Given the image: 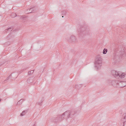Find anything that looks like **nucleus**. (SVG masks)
Wrapping results in <instances>:
<instances>
[{"label": "nucleus", "instance_id": "1", "mask_svg": "<svg viewBox=\"0 0 126 126\" xmlns=\"http://www.w3.org/2000/svg\"><path fill=\"white\" fill-rule=\"evenodd\" d=\"M115 53L114 54L113 59L116 62L119 61L122 58L126 57V53L124 47L122 45H120L115 49Z\"/></svg>", "mask_w": 126, "mask_h": 126}, {"label": "nucleus", "instance_id": "2", "mask_svg": "<svg viewBox=\"0 0 126 126\" xmlns=\"http://www.w3.org/2000/svg\"><path fill=\"white\" fill-rule=\"evenodd\" d=\"M112 74L113 76L117 79H122L125 77V74L120 72H117L115 70L112 71Z\"/></svg>", "mask_w": 126, "mask_h": 126}, {"label": "nucleus", "instance_id": "3", "mask_svg": "<svg viewBox=\"0 0 126 126\" xmlns=\"http://www.w3.org/2000/svg\"><path fill=\"white\" fill-rule=\"evenodd\" d=\"M68 118H66L63 116L58 115L56 117H52L49 119V121L53 123H57L60 122L61 120L65 119H67Z\"/></svg>", "mask_w": 126, "mask_h": 126}, {"label": "nucleus", "instance_id": "4", "mask_svg": "<svg viewBox=\"0 0 126 126\" xmlns=\"http://www.w3.org/2000/svg\"><path fill=\"white\" fill-rule=\"evenodd\" d=\"M87 33H88V31L87 29L86 28L82 26H80V29L78 31V35L79 37L80 38L83 37L84 36V35Z\"/></svg>", "mask_w": 126, "mask_h": 126}, {"label": "nucleus", "instance_id": "5", "mask_svg": "<svg viewBox=\"0 0 126 126\" xmlns=\"http://www.w3.org/2000/svg\"><path fill=\"white\" fill-rule=\"evenodd\" d=\"M76 110L71 111L67 110L62 114L61 116L63 115V117H65L66 118H72L73 117L74 115L76 114Z\"/></svg>", "mask_w": 126, "mask_h": 126}, {"label": "nucleus", "instance_id": "6", "mask_svg": "<svg viewBox=\"0 0 126 126\" xmlns=\"http://www.w3.org/2000/svg\"><path fill=\"white\" fill-rule=\"evenodd\" d=\"M101 63H102V58L99 56H96L95 60V62H94L95 67L97 69L96 70H98L99 68L101 67Z\"/></svg>", "mask_w": 126, "mask_h": 126}, {"label": "nucleus", "instance_id": "7", "mask_svg": "<svg viewBox=\"0 0 126 126\" xmlns=\"http://www.w3.org/2000/svg\"><path fill=\"white\" fill-rule=\"evenodd\" d=\"M111 83H112V85H113V86H116V85H118L119 87H120L123 88L125 86V85L123 86L121 85L123 83H124V82H120L119 83H118V82L117 80H112Z\"/></svg>", "mask_w": 126, "mask_h": 126}, {"label": "nucleus", "instance_id": "8", "mask_svg": "<svg viewBox=\"0 0 126 126\" xmlns=\"http://www.w3.org/2000/svg\"><path fill=\"white\" fill-rule=\"evenodd\" d=\"M69 42L73 44L76 42V38L75 36H71L69 40Z\"/></svg>", "mask_w": 126, "mask_h": 126}, {"label": "nucleus", "instance_id": "9", "mask_svg": "<svg viewBox=\"0 0 126 126\" xmlns=\"http://www.w3.org/2000/svg\"><path fill=\"white\" fill-rule=\"evenodd\" d=\"M123 118L121 119V121L123 123V126H124L125 125V123L126 122V113H125L123 114Z\"/></svg>", "mask_w": 126, "mask_h": 126}, {"label": "nucleus", "instance_id": "10", "mask_svg": "<svg viewBox=\"0 0 126 126\" xmlns=\"http://www.w3.org/2000/svg\"><path fill=\"white\" fill-rule=\"evenodd\" d=\"M27 11H29L27 13L29 14L31 13L35 12V10L34 9V7H32L27 10Z\"/></svg>", "mask_w": 126, "mask_h": 126}, {"label": "nucleus", "instance_id": "11", "mask_svg": "<svg viewBox=\"0 0 126 126\" xmlns=\"http://www.w3.org/2000/svg\"><path fill=\"white\" fill-rule=\"evenodd\" d=\"M33 79V77H31L27 79V80L28 83H32Z\"/></svg>", "mask_w": 126, "mask_h": 126}, {"label": "nucleus", "instance_id": "12", "mask_svg": "<svg viewBox=\"0 0 126 126\" xmlns=\"http://www.w3.org/2000/svg\"><path fill=\"white\" fill-rule=\"evenodd\" d=\"M82 84H76L75 86V88L77 89H79L82 87Z\"/></svg>", "mask_w": 126, "mask_h": 126}, {"label": "nucleus", "instance_id": "13", "mask_svg": "<svg viewBox=\"0 0 126 126\" xmlns=\"http://www.w3.org/2000/svg\"><path fill=\"white\" fill-rule=\"evenodd\" d=\"M12 30H13V27H10L8 29L5 30L4 31V33H6V32H9L10 31H11Z\"/></svg>", "mask_w": 126, "mask_h": 126}, {"label": "nucleus", "instance_id": "14", "mask_svg": "<svg viewBox=\"0 0 126 126\" xmlns=\"http://www.w3.org/2000/svg\"><path fill=\"white\" fill-rule=\"evenodd\" d=\"M23 101V99H21L20 100L18 101V102H17V105L18 106L22 104Z\"/></svg>", "mask_w": 126, "mask_h": 126}, {"label": "nucleus", "instance_id": "15", "mask_svg": "<svg viewBox=\"0 0 126 126\" xmlns=\"http://www.w3.org/2000/svg\"><path fill=\"white\" fill-rule=\"evenodd\" d=\"M17 15L15 13H13L11 14V16L12 18H14L16 17L17 16Z\"/></svg>", "mask_w": 126, "mask_h": 126}, {"label": "nucleus", "instance_id": "16", "mask_svg": "<svg viewBox=\"0 0 126 126\" xmlns=\"http://www.w3.org/2000/svg\"><path fill=\"white\" fill-rule=\"evenodd\" d=\"M27 111V110H24L23 111L22 113H21L20 116H23V115H25V114L26 112Z\"/></svg>", "mask_w": 126, "mask_h": 126}, {"label": "nucleus", "instance_id": "17", "mask_svg": "<svg viewBox=\"0 0 126 126\" xmlns=\"http://www.w3.org/2000/svg\"><path fill=\"white\" fill-rule=\"evenodd\" d=\"M12 35H12V34L11 33H10V34L8 35L7 36V38L9 39L13 37V36Z\"/></svg>", "mask_w": 126, "mask_h": 126}, {"label": "nucleus", "instance_id": "18", "mask_svg": "<svg viewBox=\"0 0 126 126\" xmlns=\"http://www.w3.org/2000/svg\"><path fill=\"white\" fill-rule=\"evenodd\" d=\"M107 49L104 48L103 49V54H106L107 53Z\"/></svg>", "mask_w": 126, "mask_h": 126}, {"label": "nucleus", "instance_id": "19", "mask_svg": "<svg viewBox=\"0 0 126 126\" xmlns=\"http://www.w3.org/2000/svg\"><path fill=\"white\" fill-rule=\"evenodd\" d=\"M33 73V70H31L30 71H29L28 73V74L29 75H31Z\"/></svg>", "mask_w": 126, "mask_h": 126}, {"label": "nucleus", "instance_id": "20", "mask_svg": "<svg viewBox=\"0 0 126 126\" xmlns=\"http://www.w3.org/2000/svg\"><path fill=\"white\" fill-rule=\"evenodd\" d=\"M43 102V100H41V102H39L37 103V105H39L40 106H41L42 103Z\"/></svg>", "mask_w": 126, "mask_h": 126}, {"label": "nucleus", "instance_id": "21", "mask_svg": "<svg viewBox=\"0 0 126 126\" xmlns=\"http://www.w3.org/2000/svg\"><path fill=\"white\" fill-rule=\"evenodd\" d=\"M11 76V74L10 75H9V76H8V77L4 81L5 82L7 80H8V79H9L10 78V77Z\"/></svg>", "mask_w": 126, "mask_h": 126}, {"label": "nucleus", "instance_id": "22", "mask_svg": "<svg viewBox=\"0 0 126 126\" xmlns=\"http://www.w3.org/2000/svg\"><path fill=\"white\" fill-rule=\"evenodd\" d=\"M20 18L21 19H22L25 20L26 19V17H24V16H22L20 17Z\"/></svg>", "mask_w": 126, "mask_h": 126}, {"label": "nucleus", "instance_id": "23", "mask_svg": "<svg viewBox=\"0 0 126 126\" xmlns=\"http://www.w3.org/2000/svg\"><path fill=\"white\" fill-rule=\"evenodd\" d=\"M66 14V12L65 11H63L62 12V14L63 15H65Z\"/></svg>", "mask_w": 126, "mask_h": 126}, {"label": "nucleus", "instance_id": "24", "mask_svg": "<svg viewBox=\"0 0 126 126\" xmlns=\"http://www.w3.org/2000/svg\"><path fill=\"white\" fill-rule=\"evenodd\" d=\"M27 68H28L27 67H25L23 69V71H25V70L27 69Z\"/></svg>", "mask_w": 126, "mask_h": 126}, {"label": "nucleus", "instance_id": "25", "mask_svg": "<svg viewBox=\"0 0 126 126\" xmlns=\"http://www.w3.org/2000/svg\"><path fill=\"white\" fill-rule=\"evenodd\" d=\"M6 44H8V45H9L10 44V43L9 42H7L5 43V45Z\"/></svg>", "mask_w": 126, "mask_h": 126}, {"label": "nucleus", "instance_id": "26", "mask_svg": "<svg viewBox=\"0 0 126 126\" xmlns=\"http://www.w3.org/2000/svg\"><path fill=\"white\" fill-rule=\"evenodd\" d=\"M3 64V63H2L1 64L0 63V66H1Z\"/></svg>", "mask_w": 126, "mask_h": 126}, {"label": "nucleus", "instance_id": "27", "mask_svg": "<svg viewBox=\"0 0 126 126\" xmlns=\"http://www.w3.org/2000/svg\"><path fill=\"white\" fill-rule=\"evenodd\" d=\"M1 100H2L1 99H0V102L1 101Z\"/></svg>", "mask_w": 126, "mask_h": 126}, {"label": "nucleus", "instance_id": "28", "mask_svg": "<svg viewBox=\"0 0 126 126\" xmlns=\"http://www.w3.org/2000/svg\"><path fill=\"white\" fill-rule=\"evenodd\" d=\"M62 18H63V16H62Z\"/></svg>", "mask_w": 126, "mask_h": 126}, {"label": "nucleus", "instance_id": "29", "mask_svg": "<svg viewBox=\"0 0 126 126\" xmlns=\"http://www.w3.org/2000/svg\"><path fill=\"white\" fill-rule=\"evenodd\" d=\"M88 31H89V30H88ZM89 33V32H88V33Z\"/></svg>", "mask_w": 126, "mask_h": 126}, {"label": "nucleus", "instance_id": "30", "mask_svg": "<svg viewBox=\"0 0 126 126\" xmlns=\"http://www.w3.org/2000/svg\"><path fill=\"white\" fill-rule=\"evenodd\" d=\"M33 126H35V124H34V125H33Z\"/></svg>", "mask_w": 126, "mask_h": 126}, {"label": "nucleus", "instance_id": "31", "mask_svg": "<svg viewBox=\"0 0 126 126\" xmlns=\"http://www.w3.org/2000/svg\"><path fill=\"white\" fill-rule=\"evenodd\" d=\"M116 47H117L118 48L117 46H116Z\"/></svg>", "mask_w": 126, "mask_h": 126}]
</instances>
